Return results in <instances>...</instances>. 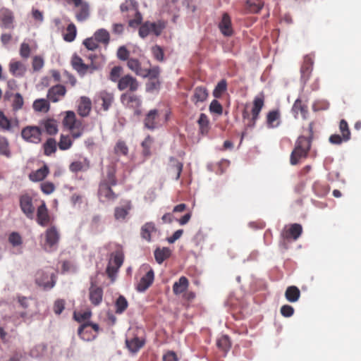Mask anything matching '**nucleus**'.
I'll list each match as a JSON object with an SVG mask.
<instances>
[{
	"label": "nucleus",
	"instance_id": "f257e3e1",
	"mask_svg": "<svg viewBox=\"0 0 361 361\" xmlns=\"http://www.w3.org/2000/svg\"><path fill=\"white\" fill-rule=\"evenodd\" d=\"M116 173L115 164H110L106 167V174L101 178L97 190V197L100 202H111L118 197V195L112 189L118 183Z\"/></svg>",
	"mask_w": 361,
	"mask_h": 361
},
{
	"label": "nucleus",
	"instance_id": "f03ea898",
	"mask_svg": "<svg viewBox=\"0 0 361 361\" xmlns=\"http://www.w3.org/2000/svg\"><path fill=\"white\" fill-rule=\"evenodd\" d=\"M309 136L300 135L295 140L294 148L290 155V164L293 166L300 164L308 157L313 137V126L312 123L309 125Z\"/></svg>",
	"mask_w": 361,
	"mask_h": 361
},
{
	"label": "nucleus",
	"instance_id": "7ed1b4c3",
	"mask_svg": "<svg viewBox=\"0 0 361 361\" xmlns=\"http://www.w3.org/2000/svg\"><path fill=\"white\" fill-rule=\"evenodd\" d=\"M120 8L122 13H126L128 18H133L128 21L130 27H137L141 24L142 17L138 11V4L135 0H125Z\"/></svg>",
	"mask_w": 361,
	"mask_h": 361
},
{
	"label": "nucleus",
	"instance_id": "20e7f679",
	"mask_svg": "<svg viewBox=\"0 0 361 361\" xmlns=\"http://www.w3.org/2000/svg\"><path fill=\"white\" fill-rule=\"evenodd\" d=\"M264 94L262 92L255 97L251 110V117L247 110L243 111V118L248 120L246 124L247 128H253L255 126L256 122L259 117V114L264 106Z\"/></svg>",
	"mask_w": 361,
	"mask_h": 361
},
{
	"label": "nucleus",
	"instance_id": "39448f33",
	"mask_svg": "<svg viewBox=\"0 0 361 361\" xmlns=\"http://www.w3.org/2000/svg\"><path fill=\"white\" fill-rule=\"evenodd\" d=\"M121 102L126 108L133 110L135 115L141 114L142 99L140 96L133 92H125L121 95Z\"/></svg>",
	"mask_w": 361,
	"mask_h": 361
},
{
	"label": "nucleus",
	"instance_id": "423d86ee",
	"mask_svg": "<svg viewBox=\"0 0 361 361\" xmlns=\"http://www.w3.org/2000/svg\"><path fill=\"white\" fill-rule=\"evenodd\" d=\"M68 5H73L75 8V16L78 22L85 21L90 16L89 4L84 0H65Z\"/></svg>",
	"mask_w": 361,
	"mask_h": 361
},
{
	"label": "nucleus",
	"instance_id": "0eeeda50",
	"mask_svg": "<svg viewBox=\"0 0 361 361\" xmlns=\"http://www.w3.org/2000/svg\"><path fill=\"white\" fill-rule=\"evenodd\" d=\"M45 243L43 248L47 252H53L56 250L60 239V235L54 226L47 229L44 233Z\"/></svg>",
	"mask_w": 361,
	"mask_h": 361
},
{
	"label": "nucleus",
	"instance_id": "6e6552de",
	"mask_svg": "<svg viewBox=\"0 0 361 361\" xmlns=\"http://www.w3.org/2000/svg\"><path fill=\"white\" fill-rule=\"evenodd\" d=\"M36 284L44 290L51 289L56 284L54 274H49L43 270H39L35 274Z\"/></svg>",
	"mask_w": 361,
	"mask_h": 361
},
{
	"label": "nucleus",
	"instance_id": "1a4fd4ad",
	"mask_svg": "<svg viewBox=\"0 0 361 361\" xmlns=\"http://www.w3.org/2000/svg\"><path fill=\"white\" fill-rule=\"evenodd\" d=\"M42 130L39 127L27 126L21 130L22 138L27 142L38 144L41 142Z\"/></svg>",
	"mask_w": 361,
	"mask_h": 361
},
{
	"label": "nucleus",
	"instance_id": "9d476101",
	"mask_svg": "<svg viewBox=\"0 0 361 361\" xmlns=\"http://www.w3.org/2000/svg\"><path fill=\"white\" fill-rule=\"evenodd\" d=\"M19 204L22 212L28 218L32 219L35 213V207L31 195L24 193L19 197Z\"/></svg>",
	"mask_w": 361,
	"mask_h": 361
},
{
	"label": "nucleus",
	"instance_id": "9b49d317",
	"mask_svg": "<svg viewBox=\"0 0 361 361\" xmlns=\"http://www.w3.org/2000/svg\"><path fill=\"white\" fill-rule=\"evenodd\" d=\"M140 86L137 79L130 75L121 77L118 81V89L121 91L128 90V92H135Z\"/></svg>",
	"mask_w": 361,
	"mask_h": 361
},
{
	"label": "nucleus",
	"instance_id": "f8f14e48",
	"mask_svg": "<svg viewBox=\"0 0 361 361\" xmlns=\"http://www.w3.org/2000/svg\"><path fill=\"white\" fill-rule=\"evenodd\" d=\"M4 98L11 103L12 110L15 112L20 110L23 106L24 99L20 93H13L11 90H7Z\"/></svg>",
	"mask_w": 361,
	"mask_h": 361
},
{
	"label": "nucleus",
	"instance_id": "ddd939ff",
	"mask_svg": "<svg viewBox=\"0 0 361 361\" xmlns=\"http://www.w3.org/2000/svg\"><path fill=\"white\" fill-rule=\"evenodd\" d=\"M302 233V227L299 224H293L286 227L281 235L286 240H296Z\"/></svg>",
	"mask_w": 361,
	"mask_h": 361
},
{
	"label": "nucleus",
	"instance_id": "4468645a",
	"mask_svg": "<svg viewBox=\"0 0 361 361\" xmlns=\"http://www.w3.org/2000/svg\"><path fill=\"white\" fill-rule=\"evenodd\" d=\"M114 101V94L105 90L101 91L95 98V103L101 104L104 111L109 110Z\"/></svg>",
	"mask_w": 361,
	"mask_h": 361
},
{
	"label": "nucleus",
	"instance_id": "2eb2a0df",
	"mask_svg": "<svg viewBox=\"0 0 361 361\" xmlns=\"http://www.w3.org/2000/svg\"><path fill=\"white\" fill-rule=\"evenodd\" d=\"M154 280V272L152 269H149L146 274L141 277L140 281L136 284L135 288L138 292H145L151 285Z\"/></svg>",
	"mask_w": 361,
	"mask_h": 361
},
{
	"label": "nucleus",
	"instance_id": "dca6fc26",
	"mask_svg": "<svg viewBox=\"0 0 361 361\" xmlns=\"http://www.w3.org/2000/svg\"><path fill=\"white\" fill-rule=\"evenodd\" d=\"M14 16L13 12L6 8L0 9V26L4 28L13 27Z\"/></svg>",
	"mask_w": 361,
	"mask_h": 361
},
{
	"label": "nucleus",
	"instance_id": "f3484780",
	"mask_svg": "<svg viewBox=\"0 0 361 361\" xmlns=\"http://www.w3.org/2000/svg\"><path fill=\"white\" fill-rule=\"evenodd\" d=\"M89 298L91 303L95 306L99 305L103 298V289L94 285L92 281H91V286L89 288Z\"/></svg>",
	"mask_w": 361,
	"mask_h": 361
},
{
	"label": "nucleus",
	"instance_id": "a211bd4d",
	"mask_svg": "<svg viewBox=\"0 0 361 361\" xmlns=\"http://www.w3.org/2000/svg\"><path fill=\"white\" fill-rule=\"evenodd\" d=\"M159 115L157 109L150 110L144 120L145 127L149 130H154L159 126Z\"/></svg>",
	"mask_w": 361,
	"mask_h": 361
},
{
	"label": "nucleus",
	"instance_id": "6ab92c4d",
	"mask_svg": "<svg viewBox=\"0 0 361 361\" xmlns=\"http://www.w3.org/2000/svg\"><path fill=\"white\" fill-rule=\"evenodd\" d=\"M66 93V90L63 85H56L49 90L47 98L52 102H56L63 98Z\"/></svg>",
	"mask_w": 361,
	"mask_h": 361
},
{
	"label": "nucleus",
	"instance_id": "aec40b11",
	"mask_svg": "<svg viewBox=\"0 0 361 361\" xmlns=\"http://www.w3.org/2000/svg\"><path fill=\"white\" fill-rule=\"evenodd\" d=\"M209 96L208 91L205 87L198 86L194 89L191 101L195 106H198L200 103L205 102Z\"/></svg>",
	"mask_w": 361,
	"mask_h": 361
},
{
	"label": "nucleus",
	"instance_id": "412c9836",
	"mask_svg": "<svg viewBox=\"0 0 361 361\" xmlns=\"http://www.w3.org/2000/svg\"><path fill=\"white\" fill-rule=\"evenodd\" d=\"M37 222L42 226H47L50 222V216L44 202L37 208Z\"/></svg>",
	"mask_w": 361,
	"mask_h": 361
},
{
	"label": "nucleus",
	"instance_id": "4be33fe9",
	"mask_svg": "<svg viewBox=\"0 0 361 361\" xmlns=\"http://www.w3.org/2000/svg\"><path fill=\"white\" fill-rule=\"evenodd\" d=\"M50 171L47 164H44L40 169L33 171L29 174V179L32 182L44 180L49 174Z\"/></svg>",
	"mask_w": 361,
	"mask_h": 361
},
{
	"label": "nucleus",
	"instance_id": "5701e85b",
	"mask_svg": "<svg viewBox=\"0 0 361 361\" xmlns=\"http://www.w3.org/2000/svg\"><path fill=\"white\" fill-rule=\"evenodd\" d=\"M219 28L224 36H231L233 35L231 20L228 13L223 14L222 19L219 24Z\"/></svg>",
	"mask_w": 361,
	"mask_h": 361
},
{
	"label": "nucleus",
	"instance_id": "b1692460",
	"mask_svg": "<svg viewBox=\"0 0 361 361\" xmlns=\"http://www.w3.org/2000/svg\"><path fill=\"white\" fill-rule=\"evenodd\" d=\"M281 111L279 109L269 111L267 114V126L269 128H277L280 125Z\"/></svg>",
	"mask_w": 361,
	"mask_h": 361
},
{
	"label": "nucleus",
	"instance_id": "393cba45",
	"mask_svg": "<svg viewBox=\"0 0 361 361\" xmlns=\"http://www.w3.org/2000/svg\"><path fill=\"white\" fill-rule=\"evenodd\" d=\"M92 109V102L90 98L87 97H82L80 99L78 113L82 117H86L90 114Z\"/></svg>",
	"mask_w": 361,
	"mask_h": 361
},
{
	"label": "nucleus",
	"instance_id": "a878e982",
	"mask_svg": "<svg viewBox=\"0 0 361 361\" xmlns=\"http://www.w3.org/2000/svg\"><path fill=\"white\" fill-rule=\"evenodd\" d=\"M71 65L73 69H75L80 75H84L89 68V66L84 63L82 59L77 55L73 56L71 59Z\"/></svg>",
	"mask_w": 361,
	"mask_h": 361
},
{
	"label": "nucleus",
	"instance_id": "bb28decb",
	"mask_svg": "<svg viewBox=\"0 0 361 361\" xmlns=\"http://www.w3.org/2000/svg\"><path fill=\"white\" fill-rule=\"evenodd\" d=\"M169 172L175 180H178L183 170V164L174 157H170Z\"/></svg>",
	"mask_w": 361,
	"mask_h": 361
},
{
	"label": "nucleus",
	"instance_id": "cd10ccee",
	"mask_svg": "<svg viewBox=\"0 0 361 361\" xmlns=\"http://www.w3.org/2000/svg\"><path fill=\"white\" fill-rule=\"evenodd\" d=\"M9 71L15 77H22L26 71V68L20 61H11L9 63Z\"/></svg>",
	"mask_w": 361,
	"mask_h": 361
},
{
	"label": "nucleus",
	"instance_id": "c85d7f7f",
	"mask_svg": "<svg viewBox=\"0 0 361 361\" xmlns=\"http://www.w3.org/2000/svg\"><path fill=\"white\" fill-rule=\"evenodd\" d=\"M313 59L310 56H305L302 65L301 66L300 72L302 78L307 80L311 74L313 67Z\"/></svg>",
	"mask_w": 361,
	"mask_h": 361
},
{
	"label": "nucleus",
	"instance_id": "c756f323",
	"mask_svg": "<svg viewBox=\"0 0 361 361\" xmlns=\"http://www.w3.org/2000/svg\"><path fill=\"white\" fill-rule=\"evenodd\" d=\"M189 286V281L185 276H181L173 285V292L175 295L184 293Z\"/></svg>",
	"mask_w": 361,
	"mask_h": 361
},
{
	"label": "nucleus",
	"instance_id": "7c9ffc66",
	"mask_svg": "<svg viewBox=\"0 0 361 361\" xmlns=\"http://www.w3.org/2000/svg\"><path fill=\"white\" fill-rule=\"evenodd\" d=\"M145 340L140 338L137 336L132 339H126V344L128 350L131 353H137L141 348L144 346Z\"/></svg>",
	"mask_w": 361,
	"mask_h": 361
},
{
	"label": "nucleus",
	"instance_id": "2f4dec72",
	"mask_svg": "<svg viewBox=\"0 0 361 361\" xmlns=\"http://www.w3.org/2000/svg\"><path fill=\"white\" fill-rule=\"evenodd\" d=\"M286 299L290 302H297L300 297L299 288L295 286H288L285 292Z\"/></svg>",
	"mask_w": 361,
	"mask_h": 361
},
{
	"label": "nucleus",
	"instance_id": "473e14b6",
	"mask_svg": "<svg viewBox=\"0 0 361 361\" xmlns=\"http://www.w3.org/2000/svg\"><path fill=\"white\" fill-rule=\"evenodd\" d=\"M13 122L0 110V130L11 133L13 132Z\"/></svg>",
	"mask_w": 361,
	"mask_h": 361
},
{
	"label": "nucleus",
	"instance_id": "72a5a7b5",
	"mask_svg": "<svg viewBox=\"0 0 361 361\" xmlns=\"http://www.w3.org/2000/svg\"><path fill=\"white\" fill-rule=\"evenodd\" d=\"M78 334L81 339L86 341H92L96 337V336L88 329V324H85V323L81 324L78 328Z\"/></svg>",
	"mask_w": 361,
	"mask_h": 361
},
{
	"label": "nucleus",
	"instance_id": "f704fd0d",
	"mask_svg": "<svg viewBox=\"0 0 361 361\" xmlns=\"http://www.w3.org/2000/svg\"><path fill=\"white\" fill-rule=\"evenodd\" d=\"M171 251L169 247L157 248L154 251V257L158 264H161L164 260L169 258Z\"/></svg>",
	"mask_w": 361,
	"mask_h": 361
},
{
	"label": "nucleus",
	"instance_id": "c9c22d12",
	"mask_svg": "<svg viewBox=\"0 0 361 361\" xmlns=\"http://www.w3.org/2000/svg\"><path fill=\"white\" fill-rule=\"evenodd\" d=\"M155 231L156 227L154 224L152 222H147L142 226L140 234L143 239L149 242L151 240L152 233Z\"/></svg>",
	"mask_w": 361,
	"mask_h": 361
},
{
	"label": "nucleus",
	"instance_id": "e433bc0d",
	"mask_svg": "<svg viewBox=\"0 0 361 361\" xmlns=\"http://www.w3.org/2000/svg\"><path fill=\"white\" fill-rule=\"evenodd\" d=\"M292 110L295 114H298L300 112L303 118L305 119L307 118L308 114V108L307 104L302 103L301 99H297L295 101Z\"/></svg>",
	"mask_w": 361,
	"mask_h": 361
},
{
	"label": "nucleus",
	"instance_id": "4c0bfd02",
	"mask_svg": "<svg viewBox=\"0 0 361 361\" xmlns=\"http://www.w3.org/2000/svg\"><path fill=\"white\" fill-rule=\"evenodd\" d=\"M131 209V203L128 202L124 207H117L114 209V217L117 220H123L128 214V212Z\"/></svg>",
	"mask_w": 361,
	"mask_h": 361
},
{
	"label": "nucleus",
	"instance_id": "58836bf2",
	"mask_svg": "<svg viewBox=\"0 0 361 361\" xmlns=\"http://www.w3.org/2000/svg\"><path fill=\"white\" fill-rule=\"evenodd\" d=\"M137 64H138V60L132 58L129 59L127 63L129 69L133 71L137 75L142 77V75H146V66L143 65V68L136 69Z\"/></svg>",
	"mask_w": 361,
	"mask_h": 361
},
{
	"label": "nucleus",
	"instance_id": "ea45409f",
	"mask_svg": "<svg viewBox=\"0 0 361 361\" xmlns=\"http://www.w3.org/2000/svg\"><path fill=\"white\" fill-rule=\"evenodd\" d=\"M69 130L71 132V136L74 139H77L80 137L84 131V126L82 124V121L80 120H75V123H74Z\"/></svg>",
	"mask_w": 361,
	"mask_h": 361
},
{
	"label": "nucleus",
	"instance_id": "a19ab883",
	"mask_svg": "<svg viewBox=\"0 0 361 361\" xmlns=\"http://www.w3.org/2000/svg\"><path fill=\"white\" fill-rule=\"evenodd\" d=\"M197 123L202 134H206L208 133L209 130V120L205 114H200Z\"/></svg>",
	"mask_w": 361,
	"mask_h": 361
},
{
	"label": "nucleus",
	"instance_id": "79ce46f5",
	"mask_svg": "<svg viewBox=\"0 0 361 361\" xmlns=\"http://www.w3.org/2000/svg\"><path fill=\"white\" fill-rule=\"evenodd\" d=\"M109 33L105 29H99L95 32L94 37L99 43L107 44L109 42Z\"/></svg>",
	"mask_w": 361,
	"mask_h": 361
},
{
	"label": "nucleus",
	"instance_id": "37998d69",
	"mask_svg": "<svg viewBox=\"0 0 361 361\" xmlns=\"http://www.w3.org/2000/svg\"><path fill=\"white\" fill-rule=\"evenodd\" d=\"M44 154L50 156L56 151V142L54 138H49L43 145Z\"/></svg>",
	"mask_w": 361,
	"mask_h": 361
},
{
	"label": "nucleus",
	"instance_id": "c03bdc74",
	"mask_svg": "<svg viewBox=\"0 0 361 361\" xmlns=\"http://www.w3.org/2000/svg\"><path fill=\"white\" fill-rule=\"evenodd\" d=\"M153 142L154 140L150 135H147L145 137V139L142 142V153L145 157H149V156H151V147L152 145Z\"/></svg>",
	"mask_w": 361,
	"mask_h": 361
},
{
	"label": "nucleus",
	"instance_id": "a18cd8bd",
	"mask_svg": "<svg viewBox=\"0 0 361 361\" xmlns=\"http://www.w3.org/2000/svg\"><path fill=\"white\" fill-rule=\"evenodd\" d=\"M227 90V82L226 80L223 79L220 80L217 85H216L214 91H213V96L215 98H221L223 95V94Z\"/></svg>",
	"mask_w": 361,
	"mask_h": 361
},
{
	"label": "nucleus",
	"instance_id": "49530a36",
	"mask_svg": "<svg viewBox=\"0 0 361 361\" xmlns=\"http://www.w3.org/2000/svg\"><path fill=\"white\" fill-rule=\"evenodd\" d=\"M148 66H146V72L147 74L145 75H142V78H147L148 77L149 79H159V73H160V69L158 66H154L152 68H150V63L149 61H147Z\"/></svg>",
	"mask_w": 361,
	"mask_h": 361
},
{
	"label": "nucleus",
	"instance_id": "de8ad7c7",
	"mask_svg": "<svg viewBox=\"0 0 361 361\" xmlns=\"http://www.w3.org/2000/svg\"><path fill=\"white\" fill-rule=\"evenodd\" d=\"M115 306L116 312L121 314L127 309L128 302L124 296L120 295L116 301Z\"/></svg>",
	"mask_w": 361,
	"mask_h": 361
},
{
	"label": "nucleus",
	"instance_id": "09e8293b",
	"mask_svg": "<svg viewBox=\"0 0 361 361\" xmlns=\"http://www.w3.org/2000/svg\"><path fill=\"white\" fill-rule=\"evenodd\" d=\"M33 109L37 111L47 112L49 109V104L46 99H36L33 103Z\"/></svg>",
	"mask_w": 361,
	"mask_h": 361
},
{
	"label": "nucleus",
	"instance_id": "8fccbe9b",
	"mask_svg": "<svg viewBox=\"0 0 361 361\" xmlns=\"http://www.w3.org/2000/svg\"><path fill=\"white\" fill-rule=\"evenodd\" d=\"M123 255L121 252L117 251L111 255V257L109 262V264L120 268L123 262Z\"/></svg>",
	"mask_w": 361,
	"mask_h": 361
},
{
	"label": "nucleus",
	"instance_id": "3c124183",
	"mask_svg": "<svg viewBox=\"0 0 361 361\" xmlns=\"http://www.w3.org/2000/svg\"><path fill=\"white\" fill-rule=\"evenodd\" d=\"M339 130L343 137L344 142H347L350 139V131L347 121L342 119L339 123Z\"/></svg>",
	"mask_w": 361,
	"mask_h": 361
},
{
	"label": "nucleus",
	"instance_id": "603ef678",
	"mask_svg": "<svg viewBox=\"0 0 361 361\" xmlns=\"http://www.w3.org/2000/svg\"><path fill=\"white\" fill-rule=\"evenodd\" d=\"M44 126L47 133L49 135H54L58 131L57 122L54 119H47Z\"/></svg>",
	"mask_w": 361,
	"mask_h": 361
},
{
	"label": "nucleus",
	"instance_id": "864d4df0",
	"mask_svg": "<svg viewBox=\"0 0 361 361\" xmlns=\"http://www.w3.org/2000/svg\"><path fill=\"white\" fill-rule=\"evenodd\" d=\"M263 4L260 0H247V7L250 13H258Z\"/></svg>",
	"mask_w": 361,
	"mask_h": 361
},
{
	"label": "nucleus",
	"instance_id": "5fc2aeb1",
	"mask_svg": "<svg viewBox=\"0 0 361 361\" xmlns=\"http://www.w3.org/2000/svg\"><path fill=\"white\" fill-rule=\"evenodd\" d=\"M114 152L118 156H126L128 153V147L126 142L119 140L114 147Z\"/></svg>",
	"mask_w": 361,
	"mask_h": 361
},
{
	"label": "nucleus",
	"instance_id": "6e6d98bb",
	"mask_svg": "<svg viewBox=\"0 0 361 361\" xmlns=\"http://www.w3.org/2000/svg\"><path fill=\"white\" fill-rule=\"evenodd\" d=\"M8 242L13 247L20 246L23 244V238L19 233L13 231L8 235Z\"/></svg>",
	"mask_w": 361,
	"mask_h": 361
},
{
	"label": "nucleus",
	"instance_id": "4d7b16f0",
	"mask_svg": "<svg viewBox=\"0 0 361 361\" xmlns=\"http://www.w3.org/2000/svg\"><path fill=\"white\" fill-rule=\"evenodd\" d=\"M0 154L6 157H11L8 141L4 137H0Z\"/></svg>",
	"mask_w": 361,
	"mask_h": 361
},
{
	"label": "nucleus",
	"instance_id": "13d9d810",
	"mask_svg": "<svg viewBox=\"0 0 361 361\" xmlns=\"http://www.w3.org/2000/svg\"><path fill=\"white\" fill-rule=\"evenodd\" d=\"M72 143V140L68 135H61L58 145L61 150H66L71 147Z\"/></svg>",
	"mask_w": 361,
	"mask_h": 361
},
{
	"label": "nucleus",
	"instance_id": "bf43d9fd",
	"mask_svg": "<svg viewBox=\"0 0 361 361\" xmlns=\"http://www.w3.org/2000/svg\"><path fill=\"white\" fill-rule=\"evenodd\" d=\"M92 315L91 312L85 311V312H74L73 318L75 321L79 323H85V322L90 318Z\"/></svg>",
	"mask_w": 361,
	"mask_h": 361
},
{
	"label": "nucleus",
	"instance_id": "052dcab7",
	"mask_svg": "<svg viewBox=\"0 0 361 361\" xmlns=\"http://www.w3.org/2000/svg\"><path fill=\"white\" fill-rule=\"evenodd\" d=\"M41 191L45 195H50L56 190L55 185L50 181H44L40 184Z\"/></svg>",
	"mask_w": 361,
	"mask_h": 361
},
{
	"label": "nucleus",
	"instance_id": "680f3d73",
	"mask_svg": "<svg viewBox=\"0 0 361 361\" xmlns=\"http://www.w3.org/2000/svg\"><path fill=\"white\" fill-rule=\"evenodd\" d=\"M76 116H75V114L73 111H67L66 112V116L64 117L63 118V125L68 128H71V127L75 123V120H76Z\"/></svg>",
	"mask_w": 361,
	"mask_h": 361
},
{
	"label": "nucleus",
	"instance_id": "e2e57ef3",
	"mask_svg": "<svg viewBox=\"0 0 361 361\" xmlns=\"http://www.w3.org/2000/svg\"><path fill=\"white\" fill-rule=\"evenodd\" d=\"M149 24L151 27V33L155 35L156 36L159 35L165 27L164 23L161 21L157 23H149Z\"/></svg>",
	"mask_w": 361,
	"mask_h": 361
},
{
	"label": "nucleus",
	"instance_id": "0e129e2a",
	"mask_svg": "<svg viewBox=\"0 0 361 361\" xmlns=\"http://www.w3.org/2000/svg\"><path fill=\"white\" fill-rule=\"evenodd\" d=\"M76 35V30L74 25H69L66 30V33L64 35V39L66 42H72Z\"/></svg>",
	"mask_w": 361,
	"mask_h": 361
},
{
	"label": "nucleus",
	"instance_id": "69168bd1",
	"mask_svg": "<svg viewBox=\"0 0 361 361\" xmlns=\"http://www.w3.org/2000/svg\"><path fill=\"white\" fill-rule=\"evenodd\" d=\"M209 111L211 113L221 115L223 113L222 105L219 103V101L214 99L212 101L209 105Z\"/></svg>",
	"mask_w": 361,
	"mask_h": 361
},
{
	"label": "nucleus",
	"instance_id": "338daca9",
	"mask_svg": "<svg viewBox=\"0 0 361 361\" xmlns=\"http://www.w3.org/2000/svg\"><path fill=\"white\" fill-rule=\"evenodd\" d=\"M161 82L159 79H149L146 84V90L147 92H154L159 90L160 88Z\"/></svg>",
	"mask_w": 361,
	"mask_h": 361
},
{
	"label": "nucleus",
	"instance_id": "774afa93",
	"mask_svg": "<svg viewBox=\"0 0 361 361\" xmlns=\"http://www.w3.org/2000/svg\"><path fill=\"white\" fill-rule=\"evenodd\" d=\"M217 346L224 351H227L230 348V341L228 336H222L217 341Z\"/></svg>",
	"mask_w": 361,
	"mask_h": 361
}]
</instances>
